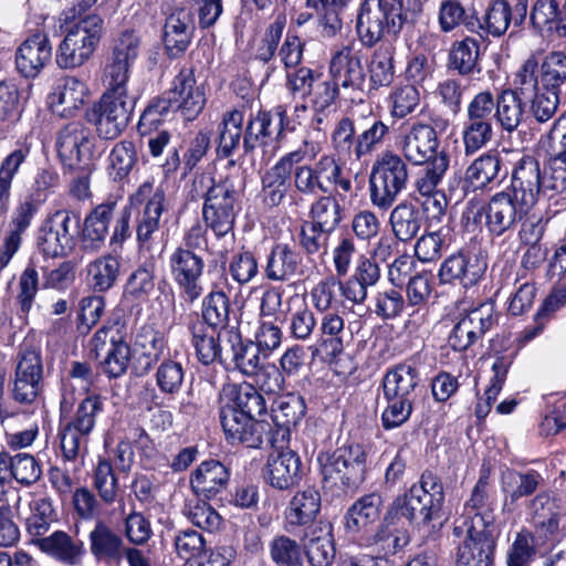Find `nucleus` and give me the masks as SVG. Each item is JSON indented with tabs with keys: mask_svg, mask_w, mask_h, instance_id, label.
Segmentation results:
<instances>
[{
	"mask_svg": "<svg viewBox=\"0 0 566 566\" xmlns=\"http://www.w3.org/2000/svg\"><path fill=\"white\" fill-rule=\"evenodd\" d=\"M0 473L4 474L9 482L14 480L22 486H31L41 479L42 468L39 461L27 452L1 451Z\"/></svg>",
	"mask_w": 566,
	"mask_h": 566,
	"instance_id": "473e14b6",
	"label": "nucleus"
},
{
	"mask_svg": "<svg viewBox=\"0 0 566 566\" xmlns=\"http://www.w3.org/2000/svg\"><path fill=\"white\" fill-rule=\"evenodd\" d=\"M30 515L27 517V528L34 536L43 535L56 520L52 499L44 495H33L29 502Z\"/></svg>",
	"mask_w": 566,
	"mask_h": 566,
	"instance_id": "680f3d73",
	"label": "nucleus"
},
{
	"mask_svg": "<svg viewBox=\"0 0 566 566\" xmlns=\"http://www.w3.org/2000/svg\"><path fill=\"white\" fill-rule=\"evenodd\" d=\"M453 534L457 537H464L458 547L455 566L493 565L497 530L488 516L476 515L472 520L457 518Z\"/></svg>",
	"mask_w": 566,
	"mask_h": 566,
	"instance_id": "20e7f679",
	"label": "nucleus"
},
{
	"mask_svg": "<svg viewBox=\"0 0 566 566\" xmlns=\"http://www.w3.org/2000/svg\"><path fill=\"white\" fill-rule=\"evenodd\" d=\"M493 137L491 122H475L467 119L462 129V144L467 156L474 155L484 148Z\"/></svg>",
	"mask_w": 566,
	"mask_h": 566,
	"instance_id": "774afa93",
	"label": "nucleus"
},
{
	"mask_svg": "<svg viewBox=\"0 0 566 566\" xmlns=\"http://www.w3.org/2000/svg\"><path fill=\"white\" fill-rule=\"evenodd\" d=\"M95 138L82 122L63 126L56 137V149L64 165L74 167L91 158Z\"/></svg>",
	"mask_w": 566,
	"mask_h": 566,
	"instance_id": "6ab92c4d",
	"label": "nucleus"
},
{
	"mask_svg": "<svg viewBox=\"0 0 566 566\" xmlns=\"http://www.w3.org/2000/svg\"><path fill=\"white\" fill-rule=\"evenodd\" d=\"M419 385V371L409 364L401 363L389 368L382 379L384 397L413 400L415 390Z\"/></svg>",
	"mask_w": 566,
	"mask_h": 566,
	"instance_id": "58836bf2",
	"label": "nucleus"
},
{
	"mask_svg": "<svg viewBox=\"0 0 566 566\" xmlns=\"http://www.w3.org/2000/svg\"><path fill=\"white\" fill-rule=\"evenodd\" d=\"M422 213L413 205L401 202L389 216V224L395 238L403 243L413 240L422 227Z\"/></svg>",
	"mask_w": 566,
	"mask_h": 566,
	"instance_id": "c03bdc74",
	"label": "nucleus"
},
{
	"mask_svg": "<svg viewBox=\"0 0 566 566\" xmlns=\"http://www.w3.org/2000/svg\"><path fill=\"white\" fill-rule=\"evenodd\" d=\"M522 98L524 97L515 87L503 90L496 96L494 117L503 130L512 133L522 123L525 106Z\"/></svg>",
	"mask_w": 566,
	"mask_h": 566,
	"instance_id": "49530a36",
	"label": "nucleus"
},
{
	"mask_svg": "<svg viewBox=\"0 0 566 566\" xmlns=\"http://www.w3.org/2000/svg\"><path fill=\"white\" fill-rule=\"evenodd\" d=\"M91 554L99 562L111 563L122 558L124 542L104 521L98 520L90 532Z\"/></svg>",
	"mask_w": 566,
	"mask_h": 566,
	"instance_id": "4c0bfd02",
	"label": "nucleus"
},
{
	"mask_svg": "<svg viewBox=\"0 0 566 566\" xmlns=\"http://www.w3.org/2000/svg\"><path fill=\"white\" fill-rule=\"evenodd\" d=\"M266 403L258 389L248 382L227 384L219 395V418L228 441L248 448H260L265 424L256 417L264 415Z\"/></svg>",
	"mask_w": 566,
	"mask_h": 566,
	"instance_id": "f03ea898",
	"label": "nucleus"
},
{
	"mask_svg": "<svg viewBox=\"0 0 566 566\" xmlns=\"http://www.w3.org/2000/svg\"><path fill=\"white\" fill-rule=\"evenodd\" d=\"M169 270L182 297L192 303L203 293L201 277L205 261L201 255L189 249H175L169 255Z\"/></svg>",
	"mask_w": 566,
	"mask_h": 566,
	"instance_id": "dca6fc26",
	"label": "nucleus"
},
{
	"mask_svg": "<svg viewBox=\"0 0 566 566\" xmlns=\"http://www.w3.org/2000/svg\"><path fill=\"white\" fill-rule=\"evenodd\" d=\"M513 85L525 99H531V111L535 119L545 123L557 111L559 93L544 90L538 84V61L528 56L515 73Z\"/></svg>",
	"mask_w": 566,
	"mask_h": 566,
	"instance_id": "4468645a",
	"label": "nucleus"
},
{
	"mask_svg": "<svg viewBox=\"0 0 566 566\" xmlns=\"http://www.w3.org/2000/svg\"><path fill=\"white\" fill-rule=\"evenodd\" d=\"M223 335L228 345L224 349L223 364H233V367L243 375H256L262 367L259 346L252 342L243 343L240 333L234 328L226 331Z\"/></svg>",
	"mask_w": 566,
	"mask_h": 566,
	"instance_id": "7c9ffc66",
	"label": "nucleus"
},
{
	"mask_svg": "<svg viewBox=\"0 0 566 566\" xmlns=\"http://www.w3.org/2000/svg\"><path fill=\"white\" fill-rule=\"evenodd\" d=\"M306 410L302 396L287 394L277 398L271 410V418L282 440L290 436V430L304 417Z\"/></svg>",
	"mask_w": 566,
	"mask_h": 566,
	"instance_id": "ea45409f",
	"label": "nucleus"
},
{
	"mask_svg": "<svg viewBox=\"0 0 566 566\" xmlns=\"http://www.w3.org/2000/svg\"><path fill=\"white\" fill-rule=\"evenodd\" d=\"M193 185L195 187L199 185L206 188L202 207V217L206 226L217 237H224L230 233L234 226L235 205L238 201L233 185L228 180L214 182L213 178L209 175L199 176Z\"/></svg>",
	"mask_w": 566,
	"mask_h": 566,
	"instance_id": "1a4fd4ad",
	"label": "nucleus"
},
{
	"mask_svg": "<svg viewBox=\"0 0 566 566\" xmlns=\"http://www.w3.org/2000/svg\"><path fill=\"white\" fill-rule=\"evenodd\" d=\"M329 73L336 85L344 90L363 91L366 73L360 51L350 45L337 49L331 57Z\"/></svg>",
	"mask_w": 566,
	"mask_h": 566,
	"instance_id": "4be33fe9",
	"label": "nucleus"
},
{
	"mask_svg": "<svg viewBox=\"0 0 566 566\" xmlns=\"http://www.w3.org/2000/svg\"><path fill=\"white\" fill-rule=\"evenodd\" d=\"M501 160L496 154L484 153L475 158L467 168L464 185L467 189L482 190L499 176Z\"/></svg>",
	"mask_w": 566,
	"mask_h": 566,
	"instance_id": "09e8293b",
	"label": "nucleus"
},
{
	"mask_svg": "<svg viewBox=\"0 0 566 566\" xmlns=\"http://www.w3.org/2000/svg\"><path fill=\"white\" fill-rule=\"evenodd\" d=\"M87 97L88 87L84 81L76 76H64L53 86L48 103L55 115L72 117L84 106Z\"/></svg>",
	"mask_w": 566,
	"mask_h": 566,
	"instance_id": "b1692460",
	"label": "nucleus"
},
{
	"mask_svg": "<svg viewBox=\"0 0 566 566\" xmlns=\"http://www.w3.org/2000/svg\"><path fill=\"white\" fill-rule=\"evenodd\" d=\"M323 480L331 485L357 486L365 479L366 451L359 443H347L333 453L317 457Z\"/></svg>",
	"mask_w": 566,
	"mask_h": 566,
	"instance_id": "9d476101",
	"label": "nucleus"
},
{
	"mask_svg": "<svg viewBox=\"0 0 566 566\" xmlns=\"http://www.w3.org/2000/svg\"><path fill=\"white\" fill-rule=\"evenodd\" d=\"M451 242V230L447 227H441L417 239L413 249L415 255L422 263L434 262L449 250Z\"/></svg>",
	"mask_w": 566,
	"mask_h": 566,
	"instance_id": "864d4df0",
	"label": "nucleus"
},
{
	"mask_svg": "<svg viewBox=\"0 0 566 566\" xmlns=\"http://www.w3.org/2000/svg\"><path fill=\"white\" fill-rule=\"evenodd\" d=\"M40 203L33 198H25L12 212L10 231L4 238L2 248L15 254L21 245L22 234L30 227L31 221L39 209Z\"/></svg>",
	"mask_w": 566,
	"mask_h": 566,
	"instance_id": "603ef678",
	"label": "nucleus"
},
{
	"mask_svg": "<svg viewBox=\"0 0 566 566\" xmlns=\"http://www.w3.org/2000/svg\"><path fill=\"white\" fill-rule=\"evenodd\" d=\"M166 342L161 333L151 327H142L134 342V352L139 355V374H147L161 358Z\"/></svg>",
	"mask_w": 566,
	"mask_h": 566,
	"instance_id": "a18cd8bd",
	"label": "nucleus"
},
{
	"mask_svg": "<svg viewBox=\"0 0 566 566\" xmlns=\"http://www.w3.org/2000/svg\"><path fill=\"white\" fill-rule=\"evenodd\" d=\"M104 409L99 395H88L76 407L74 415L61 420L59 428L60 448L66 461H74L85 451L98 416Z\"/></svg>",
	"mask_w": 566,
	"mask_h": 566,
	"instance_id": "6e6552de",
	"label": "nucleus"
},
{
	"mask_svg": "<svg viewBox=\"0 0 566 566\" xmlns=\"http://www.w3.org/2000/svg\"><path fill=\"white\" fill-rule=\"evenodd\" d=\"M264 276L272 282H287L302 273V256L287 243H275L265 258Z\"/></svg>",
	"mask_w": 566,
	"mask_h": 566,
	"instance_id": "cd10ccee",
	"label": "nucleus"
},
{
	"mask_svg": "<svg viewBox=\"0 0 566 566\" xmlns=\"http://www.w3.org/2000/svg\"><path fill=\"white\" fill-rule=\"evenodd\" d=\"M70 222V212L65 210L54 212L44 221L40 229L38 244L45 255L63 256L73 249Z\"/></svg>",
	"mask_w": 566,
	"mask_h": 566,
	"instance_id": "5701e85b",
	"label": "nucleus"
},
{
	"mask_svg": "<svg viewBox=\"0 0 566 566\" xmlns=\"http://www.w3.org/2000/svg\"><path fill=\"white\" fill-rule=\"evenodd\" d=\"M495 323L492 303L472 308L457 321L448 342L454 350H465L479 340Z\"/></svg>",
	"mask_w": 566,
	"mask_h": 566,
	"instance_id": "a211bd4d",
	"label": "nucleus"
},
{
	"mask_svg": "<svg viewBox=\"0 0 566 566\" xmlns=\"http://www.w3.org/2000/svg\"><path fill=\"white\" fill-rule=\"evenodd\" d=\"M103 20L88 14L72 24L56 49L55 61L60 69L73 70L86 63L98 46Z\"/></svg>",
	"mask_w": 566,
	"mask_h": 566,
	"instance_id": "423d86ee",
	"label": "nucleus"
},
{
	"mask_svg": "<svg viewBox=\"0 0 566 566\" xmlns=\"http://www.w3.org/2000/svg\"><path fill=\"white\" fill-rule=\"evenodd\" d=\"M301 459L292 450L269 455L263 476L272 488L285 491L298 484L302 479Z\"/></svg>",
	"mask_w": 566,
	"mask_h": 566,
	"instance_id": "a878e982",
	"label": "nucleus"
},
{
	"mask_svg": "<svg viewBox=\"0 0 566 566\" xmlns=\"http://www.w3.org/2000/svg\"><path fill=\"white\" fill-rule=\"evenodd\" d=\"M479 59V42L465 38L453 43L449 54V67L461 75H470L476 67Z\"/></svg>",
	"mask_w": 566,
	"mask_h": 566,
	"instance_id": "0e129e2a",
	"label": "nucleus"
},
{
	"mask_svg": "<svg viewBox=\"0 0 566 566\" xmlns=\"http://www.w3.org/2000/svg\"><path fill=\"white\" fill-rule=\"evenodd\" d=\"M129 207H143L137 216L136 234L142 245L153 241L161 226V216L166 209V195L161 187L155 186L154 179L145 180L129 198Z\"/></svg>",
	"mask_w": 566,
	"mask_h": 566,
	"instance_id": "ddd939ff",
	"label": "nucleus"
},
{
	"mask_svg": "<svg viewBox=\"0 0 566 566\" xmlns=\"http://www.w3.org/2000/svg\"><path fill=\"white\" fill-rule=\"evenodd\" d=\"M224 332L219 333L216 337L203 324L192 327V345L198 359L203 365H210L217 360L222 364L224 363V349L228 348L227 337L223 335Z\"/></svg>",
	"mask_w": 566,
	"mask_h": 566,
	"instance_id": "de8ad7c7",
	"label": "nucleus"
},
{
	"mask_svg": "<svg viewBox=\"0 0 566 566\" xmlns=\"http://www.w3.org/2000/svg\"><path fill=\"white\" fill-rule=\"evenodd\" d=\"M566 82V55L556 51L548 53L538 64V84L541 88L560 92Z\"/></svg>",
	"mask_w": 566,
	"mask_h": 566,
	"instance_id": "bf43d9fd",
	"label": "nucleus"
},
{
	"mask_svg": "<svg viewBox=\"0 0 566 566\" xmlns=\"http://www.w3.org/2000/svg\"><path fill=\"white\" fill-rule=\"evenodd\" d=\"M314 166L319 182L326 187V193L333 187V193L349 195V200L356 197L349 175L344 171L342 164L334 155H322Z\"/></svg>",
	"mask_w": 566,
	"mask_h": 566,
	"instance_id": "37998d69",
	"label": "nucleus"
},
{
	"mask_svg": "<svg viewBox=\"0 0 566 566\" xmlns=\"http://www.w3.org/2000/svg\"><path fill=\"white\" fill-rule=\"evenodd\" d=\"M347 199L349 195L332 192L317 197L310 208L311 222L333 232L344 218V206Z\"/></svg>",
	"mask_w": 566,
	"mask_h": 566,
	"instance_id": "e433bc0d",
	"label": "nucleus"
},
{
	"mask_svg": "<svg viewBox=\"0 0 566 566\" xmlns=\"http://www.w3.org/2000/svg\"><path fill=\"white\" fill-rule=\"evenodd\" d=\"M527 212L524 206L503 190L493 195L484 208L485 226L492 234L502 235L514 229Z\"/></svg>",
	"mask_w": 566,
	"mask_h": 566,
	"instance_id": "412c9836",
	"label": "nucleus"
},
{
	"mask_svg": "<svg viewBox=\"0 0 566 566\" xmlns=\"http://www.w3.org/2000/svg\"><path fill=\"white\" fill-rule=\"evenodd\" d=\"M119 260L111 254L99 256L87 264V283L97 292L109 290L119 274Z\"/></svg>",
	"mask_w": 566,
	"mask_h": 566,
	"instance_id": "5fc2aeb1",
	"label": "nucleus"
},
{
	"mask_svg": "<svg viewBox=\"0 0 566 566\" xmlns=\"http://www.w3.org/2000/svg\"><path fill=\"white\" fill-rule=\"evenodd\" d=\"M202 318L210 327L227 331L226 327L230 321V301L219 285H214L203 297Z\"/></svg>",
	"mask_w": 566,
	"mask_h": 566,
	"instance_id": "6e6d98bb",
	"label": "nucleus"
},
{
	"mask_svg": "<svg viewBox=\"0 0 566 566\" xmlns=\"http://www.w3.org/2000/svg\"><path fill=\"white\" fill-rule=\"evenodd\" d=\"M304 148H298L286 153L273 166L268 168L261 176L260 198L268 208L279 207L286 198L292 185V168L294 165L303 163L307 153L315 157L319 147L303 142Z\"/></svg>",
	"mask_w": 566,
	"mask_h": 566,
	"instance_id": "9b49d317",
	"label": "nucleus"
},
{
	"mask_svg": "<svg viewBox=\"0 0 566 566\" xmlns=\"http://www.w3.org/2000/svg\"><path fill=\"white\" fill-rule=\"evenodd\" d=\"M382 497L378 493L361 496L346 513V530L360 543L369 535V528L380 516Z\"/></svg>",
	"mask_w": 566,
	"mask_h": 566,
	"instance_id": "c85d7f7f",
	"label": "nucleus"
},
{
	"mask_svg": "<svg viewBox=\"0 0 566 566\" xmlns=\"http://www.w3.org/2000/svg\"><path fill=\"white\" fill-rule=\"evenodd\" d=\"M43 361L41 349L31 342H23L17 356L12 395L15 401L32 403L42 389Z\"/></svg>",
	"mask_w": 566,
	"mask_h": 566,
	"instance_id": "2eb2a0df",
	"label": "nucleus"
},
{
	"mask_svg": "<svg viewBox=\"0 0 566 566\" xmlns=\"http://www.w3.org/2000/svg\"><path fill=\"white\" fill-rule=\"evenodd\" d=\"M114 202L98 205L84 221L83 243L86 249L96 250L104 242L113 217Z\"/></svg>",
	"mask_w": 566,
	"mask_h": 566,
	"instance_id": "3c124183",
	"label": "nucleus"
},
{
	"mask_svg": "<svg viewBox=\"0 0 566 566\" xmlns=\"http://www.w3.org/2000/svg\"><path fill=\"white\" fill-rule=\"evenodd\" d=\"M229 481L228 469L219 461H203L190 478V485L197 495L212 497L226 489Z\"/></svg>",
	"mask_w": 566,
	"mask_h": 566,
	"instance_id": "c9c22d12",
	"label": "nucleus"
},
{
	"mask_svg": "<svg viewBox=\"0 0 566 566\" xmlns=\"http://www.w3.org/2000/svg\"><path fill=\"white\" fill-rule=\"evenodd\" d=\"M319 322L321 345L333 357H337L344 350L345 321L336 312L322 313Z\"/></svg>",
	"mask_w": 566,
	"mask_h": 566,
	"instance_id": "052dcab7",
	"label": "nucleus"
},
{
	"mask_svg": "<svg viewBox=\"0 0 566 566\" xmlns=\"http://www.w3.org/2000/svg\"><path fill=\"white\" fill-rule=\"evenodd\" d=\"M488 264L476 254L458 252L443 260L438 271L441 284H459L464 289L474 286L484 275Z\"/></svg>",
	"mask_w": 566,
	"mask_h": 566,
	"instance_id": "aec40b11",
	"label": "nucleus"
},
{
	"mask_svg": "<svg viewBox=\"0 0 566 566\" xmlns=\"http://www.w3.org/2000/svg\"><path fill=\"white\" fill-rule=\"evenodd\" d=\"M244 114L239 109H231L223 114L218 125V156L230 157L239 147L242 136Z\"/></svg>",
	"mask_w": 566,
	"mask_h": 566,
	"instance_id": "8fccbe9b",
	"label": "nucleus"
},
{
	"mask_svg": "<svg viewBox=\"0 0 566 566\" xmlns=\"http://www.w3.org/2000/svg\"><path fill=\"white\" fill-rule=\"evenodd\" d=\"M109 347L106 350V356L101 363L104 374L108 377H119L125 374L129 358L130 347L122 338H116L114 335L109 338Z\"/></svg>",
	"mask_w": 566,
	"mask_h": 566,
	"instance_id": "338daca9",
	"label": "nucleus"
},
{
	"mask_svg": "<svg viewBox=\"0 0 566 566\" xmlns=\"http://www.w3.org/2000/svg\"><path fill=\"white\" fill-rule=\"evenodd\" d=\"M52 57V46L45 33L36 32L28 36L17 49L15 67L27 77L40 74Z\"/></svg>",
	"mask_w": 566,
	"mask_h": 566,
	"instance_id": "393cba45",
	"label": "nucleus"
},
{
	"mask_svg": "<svg viewBox=\"0 0 566 566\" xmlns=\"http://www.w3.org/2000/svg\"><path fill=\"white\" fill-rule=\"evenodd\" d=\"M559 136L557 145L552 146L549 175L542 177L538 161L525 156L517 163L505 190L520 205L530 210L537 201L541 192L553 196L566 189V112L555 120L548 137L553 142Z\"/></svg>",
	"mask_w": 566,
	"mask_h": 566,
	"instance_id": "f257e3e1",
	"label": "nucleus"
},
{
	"mask_svg": "<svg viewBox=\"0 0 566 566\" xmlns=\"http://www.w3.org/2000/svg\"><path fill=\"white\" fill-rule=\"evenodd\" d=\"M321 503V494L314 488L296 492L284 512L289 530L312 524L319 514Z\"/></svg>",
	"mask_w": 566,
	"mask_h": 566,
	"instance_id": "72a5a7b5",
	"label": "nucleus"
},
{
	"mask_svg": "<svg viewBox=\"0 0 566 566\" xmlns=\"http://www.w3.org/2000/svg\"><path fill=\"white\" fill-rule=\"evenodd\" d=\"M450 165V157L444 149H441L438 157L424 163L423 169L419 172L415 188L419 195H431L437 192L438 186L444 178Z\"/></svg>",
	"mask_w": 566,
	"mask_h": 566,
	"instance_id": "13d9d810",
	"label": "nucleus"
},
{
	"mask_svg": "<svg viewBox=\"0 0 566 566\" xmlns=\"http://www.w3.org/2000/svg\"><path fill=\"white\" fill-rule=\"evenodd\" d=\"M357 125V144L354 147L356 159L370 155L378 146H380L389 135V126L380 118L379 115L373 113L371 108L367 112L355 111Z\"/></svg>",
	"mask_w": 566,
	"mask_h": 566,
	"instance_id": "c756f323",
	"label": "nucleus"
},
{
	"mask_svg": "<svg viewBox=\"0 0 566 566\" xmlns=\"http://www.w3.org/2000/svg\"><path fill=\"white\" fill-rule=\"evenodd\" d=\"M206 102L205 87L197 83L193 71L182 69L174 77L170 88L146 107L138 130L142 135L148 134L170 109L180 111L186 119L192 120L202 112Z\"/></svg>",
	"mask_w": 566,
	"mask_h": 566,
	"instance_id": "7ed1b4c3",
	"label": "nucleus"
},
{
	"mask_svg": "<svg viewBox=\"0 0 566 566\" xmlns=\"http://www.w3.org/2000/svg\"><path fill=\"white\" fill-rule=\"evenodd\" d=\"M397 145L403 160L415 166H422L441 151L437 130L422 122L412 123L405 129Z\"/></svg>",
	"mask_w": 566,
	"mask_h": 566,
	"instance_id": "f3484780",
	"label": "nucleus"
},
{
	"mask_svg": "<svg viewBox=\"0 0 566 566\" xmlns=\"http://www.w3.org/2000/svg\"><path fill=\"white\" fill-rule=\"evenodd\" d=\"M36 544L43 553L69 565L77 564L85 553L82 541L75 539L62 531L39 538Z\"/></svg>",
	"mask_w": 566,
	"mask_h": 566,
	"instance_id": "79ce46f5",
	"label": "nucleus"
},
{
	"mask_svg": "<svg viewBox=\"0 0 566 566\" xmlns=\"http://www.w3.org/2000/svg\"><path fill=\"white\" fill-rule=\"evenodd\" d=\"M407 21L402 0H365L357 17V33L371 46L386 33L397 34Z\"/></svg>",
	"mask_w": 566,
	"mask_h": 566,
	"instance_id": "0eeeda50",
	"label": "nucleus"
},
{
	"mask_svg": "<svg viewBox=\"0 0 566 566\" xmlns=\"http://www.w3.org/2000/svg\"><path fill=\"white\" fill-rule=\"evenodd\" d=\"M394 520H387L386 516L385 524L375 534L368 535L361 544L366 546L376 545L385 555H392L407 546L409 535L403 528L392 527Z\"/></svg>",
	"mask_w": 566,
	"mask_h": 566,
	"instance_id": "4d7b16f0",
	"label": "nucleus"
},
{
	"mask_svg": "<svg viewBox=\"0 0 566 566\" xmlns=\"http://www.w3.org/2000/svg\"><path fill=\"white\" fill-rule=\"evenodd\" d=\"M413 484L422 509V524H429L440 516L444 502L443 485L430 471L423 472L419 481Z\"/></svg>",
	"mask_w": 566,
	"mask_h": 566,
	"instance_id": "a19ab883",
	"label": "nucleus"
},
{
	"mask_svg": "<svg viewBox=\"0 0 566 566\" xmlns=\"http://www.w3.org/2000/svg\"><path fill=\"white\" fill-rule=\"evenodd\" d=\"M544 483V476L534 469L524 471L514 469L503 470L500 486L504 496V507L511 509L521 499L533 495Z\"/></svg>",
	"mask_w": 566,
	"mask_h": 566,
	"instance_id": "bb28decb",
	"label": "nucleus"
},
{
	"mask_svg": "<svg viewBox=\"0 0 566 566\" xmlns=\"http://www.w3.org/2000/svg\"><path fill=\"white\" fill-rule=\"evenodd\" d=\"M304 549L312 566H331L335 558L332 525L321 522L306 533Z\"/></svg>",
	"mask_w": 566,
	"mask_h": 566,
	"instance_id": "f704fd0d",
	"label": "nucleus"
},
{
	"mask_svg": "<svg viewBox=\"0 0 566 566\" xmlns=\"http://www.w3.org/2000/svg\"><path fill=\"white\" fill-rule=\"evenodd\" d=\"M490 472L489 470H482L480 478L475 483L470 499L464 503L463 513L459 518L472 520L474 516H488L491 523L494 524V516L492 511L489 509L490 499Z\"/></svg>",
	"mask_w": 566,
	"mask_h": 566,
	"instance_id": "e2e57ef3",
	"label": "nucleus"
},
{
	"mask_svg": "<svg viewBox=\"0 0 566 566\" xmlns=\"http://www.w3.org/2000/svg\"><path fill=\"white\" fill-rule=\"evenodd\" d=\"M136 149L132 142L122 140L113 147L108 155V175L113 180H123L136 164Z\"/></svg>",
	"mask_w": 566,
	"mask_h": 566,
	"instance_id": "69168bd1",
	"label": "nucleus"
},
{
	"mask_svg": "<svg viewBox=\"0 0 566 566\" xmlns=\"http://www.w3.org/2000/svg\"><path fill=\"white\" fill-rule=\"evenodd\" d=\"M193 30V15L189 9L177 8L167 17L164 43L169 55L177 56L188 49Z\"/></svg>",
	"mask_w": 566,
	"mask_h": 566,
	"instance_id": "2f4dec72",
	"label": "nucleus"
},
{
	"mask_svg": "<svg viewBox=\"0 0 566 566\" xmlns=\"http://www.w3.org/2000/svg\"><path fill=\"white\" fill-rule=\"evenodd\" d=\"M408 165L392 150H385L374 161L369 175V200L380 210H388L408 184Z\"/></svg>",
	"mask_w": 566,
	"mask_h": 566,
	"instance_id": "39448f33",
	"label": "nucleus"
},
{
	"mask_svg": "<svg viewBox=\"0 0 566 566\" xmlns=\"http://www.w3.org/2000/svg\"><path fill=\"white\" fill-rule=\"evenodd\" d=\"M135 103L134 96L103 93L87 114L88 122L101 138L115 139L126 129Z\"/></svg>",
	"mask_w": 566,
	"mask_h": 566,
	"instance_id": "f8f14e48",
	"label": "nucleus"
}]
</instances>
